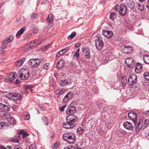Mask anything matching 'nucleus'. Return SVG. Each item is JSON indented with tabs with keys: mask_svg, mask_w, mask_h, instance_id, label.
I'll return each mask as SVG.
<instances>
[{
	"mask_svg": "<svg viewBox=\"0 0 149 149\" xmlns=\"http://www.w3.org/2000/svg\"><path fill=\"white\" fill-rule=\"evenodd\" d=\"M76 111V108L74 106L70 107L67 109L66 113L69 116L66 118V123H64L63 124L64 128L69 129L74 126L75 123L77 120V117L73 114Z\"/></svg>",
	"mask_w": 149,
	"mask_h": 149,
	"instance_id": "nucleus-1",
	"label": "nucleus"
},
{
	"mask_svg": "<svg viewBox=\"0 0 149 149\" xmlns=\"http://www.w3.org/2000/svg\"><path fill=\"white\" fill-rule=\"evenodd\" d=\"M29 136V134L27 132L23 130H21L19 131L13 138L11 139L10 141L12 142L19 143L21 140L22 138L24 139L26 137Z\"/></svg>",
	"mask_w": 149,
	"mask_h": 149,
	"instance_id": "nucleus-2",
	"label": "nucleus"
},
{
	"mask_svg": "<svg viewBox=\"0 0 149 149\" xmlns=\"http://www.w3.org/2000/svg\"><path fill=\"white\" fill-rule=\"evenodd\" d=\"M62 138L70 144L74 143L76 140L75 134L71 132L64 134L63 135Z\"/></svg>",
	"mask_w": 149,
	"mask_h": 149,
	"instance_id": "nucleus-3",
	"label": "nucleus"
},
{
	"mask_svg": "<svg viewBox=\"0 0 149 149\" xmlns=\"http://www.w3.org/2000/svg\"><path fill=\"white\" fill-rule=\"evenodd\" d=\"M6 97L11 100H13L15 102L18 103L17 100H20L22 99L21 95L17 93H9L6 95Z\"/></svg>",
	"mask_w": 149,
	"mask_h": 149,
	"instance_id": "nucleus-4",
	"label": "nucleus"
},
{
	"mask_svg": "<svg viewBox=\"0 0 149 149\" xmlns=\"http://www.w3.org/2000/svg\"><path fill=\"white\" fill-rule=\"evenodd\" d=\"M29 72L26 69H20L18 71V75L22 80H26L29 77Z\"/></svg>",
	"mask_w": 149,
	"mask_h": 149,
	"instance_id": "nucleus-5",
	"label": "nucleus"
},
{
	"mask_svg": "<svg viewBox=\"0 0 149 149\" xmlns=\"http://www.w3.org/2000/svg\"><path fill=\"white\" fill-rule=\"evenodd\" d=\"M40 63V59L39 58L31 59L29 61V64L33 68L38 67Z\"/></svg>",
	"mask_w": 149,
	"mask_h": 149,
	"instance_id": "nucleus-6",
	"label": "nucleus"
},
{
	"mask_svg": "<svg viewBox=\"0 0 149 149\" xmlns=\"http://www.w3.org/2000/svg\"><path fill=\"white\" fill-rule=\"evenodd\" d=\"M72 83V80L70 78L63 79L60 80L58 84L60 86L64 87L70 85Z\"/></svg>",
	"mask_w": 149,
	"mask_h": 149,
	"instance_id": "nucleus-7",
	"label": "nucleus"
},
{
	"mask_svg": "<svg viewBox=\"0 0 149 149\" xmlns=\"http://www.w3.org/2000/svg\"><path fill=\"white\" fill-rule=\"evenodd\" d=\"M137 78L136 75L132 74L129 77L128 81L130 86H133L136 84Z\"/></svg>",
	"mask_w": 149,
	"mask_h": 149,
	"instance_id": "nucleus-8",
	"label": "nucleus"
},
{
	"mask_svg": "<svg viewBox=\"0 0 149 149\" xmlns=\"http://www.w3.org/2000/svg\"><path fill=\"white\" fill-rule=\"evenodd\" d=\"M134 122L136 127V132H139L141 129L143 128V121L141 119L139 120L138 121L137 120Z\"/></svg>",
	"mask_w": 149,
	"mask_h": 149,
	"instance_id": "nucleus-9",
	"label": "nucleus"
},
{
	"mask_svg": "<svg viewBox=\"0 0 149 149\" xmlns=\"http://www.w3.org/2000/svg\"><path fill=\"white\" fill-rule=\"evenodd\" d=\"M126 6L123 3L121 4L118 10V12L121 16L125 15L126 13Z\"/></svg>",
	"mask_w": 149,
	"mask_h": 149,
	"instance_id": "nucleus-10",
	"label": "nucleus"
},
{
	"mask_svg": "<svg viewBox=\"0 0 149 149\" xmlns=\"http://www.w3.org/2000/svg\"><path fill=\"white\" fill-rule=\"evenodd\" d=\"M95 41L96 48L98 50H101L104 45V43L102 40H95Z\"/></svg>",
	"mask_w": 149,
	"mask_h": 149,
	"instance_id": "nucleus-11",
	"label": "nucleus"
},
{
	"mask_svg": "<svg viewBox=\"0 0 149 149\" xmlns=\"http://www.w3.org/2000/svg\"><path fill=\"white\" fill-rule=\"evenodd\" d=\"M123 51L125 53L130 54L133 52V48L131 46L127 45L124 47Z\"/></svg>",
	"mask_w": 149,
	"mask_h": 149,
	"instance_id": "nucleus-12",
	"label": "nucleus"
},
{
	"mask_svg": "<svg viewBox=\"0 0 149 149\" xmlns=\"http://www.w3.org/2000/svg\"><path fill=\"white\" fill-rule=\"evenodd\" d=\"M82 51L86 58L88 59L90 58V51L89 49L84 47L82 49Z\"/></svg>",
	"mask_w": 149,
	"mask_h": 149,
	"instance_id": "nucleus-13",
	"label": "nucleus"
},
{
	"mask_svg": "<svg viewBox=\"0 0 149 149\" xmlns=\"http://www.w3.org/2000/svg\"><path fill=\"white\" fill-rule=\"evenodd\" d=\"M73 94L72 92L68 93L64 97L62 102L63 103H66L68 102L72 98Z\"/></svg>",
	"mask_w": 149,
	"mask_h": 149,
	"instance_id": "nucleus-14",
	"label": "nucleus"
},
{
	"mask_svg": "<svg viewBox=\"0 0 149 149\" xmlns=\"http://www.w3.org/2000/svg\"><path fill=\"white\" fill-rule=\"evenodd\" d=\"M128 116L131 120H132L133 122H136L135 121L137 120L136 114L133 111H131L129 113Z\"/></svg>",
	"mask_w": 149,
	"mask_h": 149,
	"instance_id": "nucleus-15",
	"label": "nucleus"
},
{
	"mask_svg": "<svg viewBox=\"0 0 149 149\" xmlns=\"http://www.w3.org/2000/svg\"><path fill=\"white\" fill-rule=\"evenodd\" d=\"M125 62L127 65L130 68L132 67L134 63L133 59L130 57L126 58L125 60Z\"/></svg>",
	"mask_w": 149,
	"mask_h": 149,
	"instance_id": "nucleus-16",
	"label": "nucleus"
},
{
	"mask_svg": "<svg viewBox=\"0 0 149 149\" xmlns=\"http://www.w3.org/2000/svg\"><path fill=\"white\" fill-rule=\"evenodd\" d=\"M102 33L104 36L108 38H111L113 36L112 32L108 30H103L102 31Z\"/></svg>",
	"mask_w": 149,
	"mask_h": 149,
	"instance_id": "nucleus-17",
	"label": "nucleus"
},
{
	"mask_svg": "<svg viewBox=\"0 0 149 149\" xmlns=\"http://www.w3.org/2000/svg\"><path fill=\"white\" fill-rule=\"evenodd\" d=\"M54 15L52 14L48 15L47 17V22L50 24L47 26V28H50L52 26V22H53L54 19Z\"/></svg>",
	"mask_w": 149,
	"mask_h": 149,
	"instance_id": "nucleus-18",
	"label": "nucleus"
},
{
	"mask_svg": "<svg viewBox=\"0 0 149 149\" xmlns=\"http://www.w3.org/2000/svg\"><path fill=\"white\" fill-rule=\"evenodd\" d=\"M13 38L14 37L12 35L9 36L2 42V44L3 45H5L6 44H7L10 42L13 39Z\"/></svg>",
	"mask_w": 149,
	"mask_h": 149,
	"instance_id": "nucleus-19",
	"label": "nucleus"
},
{
	"mask_svg": "<svg viewBox=\"0 0 149 149\" xmlns=\"http://www.w3.org/2000/svg\"><path fill=\"white\" fill-rule=\"evenodd\" d=\"M123 125L124 127L127 130H132L133 129V126L130 122H126L123 123Z\"/></svg>",
	"mask_w": 149,
	"mask_h": 149,
	"instance_id": "nucleus-20",
	"label": "nucleus"
},
{
	"mask_svg": "<svg viewBox=\"0 0 149 149\" xmlns=\"http://www.w3.org/2000/svg\"><path fill=\"white\" fill-rule=\"evenodd\" d=\"M65 65L64 62L63 60L60 59L57 63V67L58 69H61L63 68Z\"/></svg>",
	"mask_w": 149,
	"mask_h": 149,
	"instance_id": "nucleus-21",
	"label": "nucleus"
},
{
	"mask_svg": "<svg viewBox=\"0 0 149 149\" xmlns=\"http://www.w3.org/2000/svg\"><path fill=\"white\" fill-rule=\"evenodd\" d=\"M127 4L131 10L133 9L135 7V4L134 2L130 0H127Z\"/></svg>",
	"mask_w": 149,
	"mask_h": 149,
	"instance_id": "nucleus-22",
	"label": "nucleus"
},
{
	"mask_svg": "<svg viewBox=\"0 0 149 149\" xmlns=\"http://www.w3.org/2000/svg\"><path fill=\"white\" fill-rule=\"evenodd\" d=\"M25 60V58H22L17 61L15 63V64L18 67L21 66L23 65V63Z\"/></svg>",
	"mask_w": 149,
	"mask_h": 149,
	"instance_id": "nucleus-23",
	"label": "nucleus"
},
{
	"mask_svg": "<svg viewBox=\"0 0 149 149\" xmlns=\"http://www.w3.org/2000/svg\"><path fill=\"white\" fill-rule=\"evenodd\" d=\"M41 43V41L40 40H35L31 42L30 44L31 46L33 47L39 45Z\"/></svg>",
	"mask_w": 149,
	"mask_h": 149,
	"instance_id": "nucleus-24",
	"label": "nucleus"
},
{
	"mask_svg": "<svg viewBox=\"0 0 149 149\" xmlns=\"http://www.w3.org/2000/svg\"><path fill=\"white\" fill-rule=\"evenodd\" d=\"M0 109L3 111H8L10 110V108L4 104L0 103Z\"/></svg>",
	"mask_w": 149,
	"mask_h": 149,
	"instance_id": "nucleus-25",
	"label": "nucleus"
},
{
	"mask_svg": "<svg viewBox=\"0 0 149 149\" xmlns=\"http://www.w3.org/2000/svg\"><path fill=\"white\" fill-rule=\"evenodd\" d=\"M8 124H10V127H11L12 125H15L16 124L15 120L14 118L11 117L7 120Z\"/></svg>",
	"mask_w": 149,
	"mask_h": 149,
	"instance_id": "nucleus-26",
	"label": "nucleus"
},
{
	"mask_svg": "<svg viewBox=\"0 0 149 149\" xmlns=\"http://www.w3.org/2000/svg\"><path fill=\"white\" fill-rule=\"evenodd\" d=\"M0 113H2V116H3V115L4 118H6L7 120L12 117L11 115L7 112L3 113L2 111H0Z\"/></svg>",
	"mask_w": 149,
	"mask_h": 149,
	"instance_id": "nucleus-27",
	"label": "nucleus"
},
{
	"mask_svg": "<svg viewBox=\"0 0 149 149\" xmlns=\"http://www.w3.org/2000/svg\"><path fill=\"white\" fill-rule=\"evenodd\" d=\"M10 124H8L7 122H3L0 123V128L3 129L5 127L10 126Z\"/></svg>",
	"mask_w": 149,
	"mask_h": 149,
	"instance_id": "nucleus-28",
	"label": "nucleus"
},
{
	"mask_svg": "<svg viewBox=\"0 0 149 149\" xmlns=\"http://www.w3.org/2000/svg\"><path fill=\"white\" fill-rule=\"evenodd\" d=\"M33 48L32 46H31V44H30V45L27 44L24 47L23 50L24 52H26Z\"/></svg>",
	"mask_w": 149,
	"mask_h": 149,
	"instance_id": "nucleus-29",
	"label": "nucleus"
},
{
	"mask_svg": "<svg viewBox=\"0 0 149 149\" xmlns=\"http://www.w3.org/2000/svg\"><path fill=\"white\" fill-rule=\"evenodd\" d=\"M26 29V28L25 27H23L22 28L16 33V37H18L22 35L24 32L25 31Z\"/></svg>",
	"mask_w": 149,
	"mask_h": 149,
	"instance_id": "nucleus-30",
	"label": "nucleus"
},
{
	"mask_svg": "<svg viewBox=\"0 0 149 149\" xmlns=\"http://www.w3.org/2000/svg\"><path fill=\"white\" fill-rule=\"evenodd\" d=\"M8 77L10 79H14L16 78L17 75L15 72H11L8 75Z\"/></svg>",
	"mask_w": 149,
	"mask_h": 149,
	"instance_id": "nucleus-31",
	"label": "nucleus"
},
{
	"mask_svg": "<svg viewBox=\"0 0 149 149\" xmlns=\"http://www.w3.org/2000/svg\"><path fill=\"white\" fill-rule=\"evenodd\" d=\"M84 131L85 130L82 127H79L77 129V132L79 135H82Z\"/></svg>",
	"mask_w": 149,
	"mask_h": 149,
	"instance_id": "nucleus-32",
	"label": "nucleus"
},
{
	"mask_svg": "<svg viewBox=\"0 0 149 149\" xmlns=\"http://www.w3.org/2000/svg\"><path fill=\"white\" fill-rule=\"evenodd\" d=\"M65 89H62L61 90L57 89L56 91V93L57 95H61L65 93Z\"/></svg>",
	"mask_w": 149,
	"mask_h": 149,
	"instance_id": "nucleus-33",
	"label": "nucleus"
},
{
	"mask_svg": "<svg viewBox=\"0 0 149 149\" xmlns=\"http://www.w3.org/2000/svg\"><path fill=\"white\" fill-rule=\"evenodd\" d=\"M142 65L139 63H137L136 66V67L135 69V71L137 72V71L138 70H140L142 68Z\"/></svg>",
	"mask_w": 149,
	"mask_h": 149,
	"instance_id": "nucleus-34",
	"label": "nucleus"
},
{
	"mask_svg": "<svg viewBox=\"0 0 149 149\" xmlns=\"http://www.w3.org/2000/svg\"><path fill=\"white\" fill-rule=\"evenodd\" d=\"M79 49H78L76 51L75 53L73 54L74 56V58L75 57H76L77 58V59L78 60V61H79V58H78L79 55Z\"/></svg>",
	"mask_w": 149,
	"mask_h": 149,
	"instance_id": "nucleus-35",
	"label": "nucleus"
},
{
	"mask_svg": "<svg viewBox=\"0 0 149 149\" xmlns=\"http://www.w3.org/2000/svg\"><path fill=\"white\" fill-rule=\"evenodd\" d=\"M67 49L66 48H65L63 49H62L60 50L58 53L57 55V56H60L61 55L63 54L64 53L66 52L67 51Z\"/></svg>",
	"mask_w": 149,
	"mask_h": 149,
	"instance_id": "nucleus-36",
	"label": "nucleus"
},
{
	"mask_svg": "<svg viewBox=\"0 0 149 149\" xmlns=\"http://www.w3.org/2000/svg\"><path fill=\"white\" fill-rule=\"evenodd\" d=\"M143 61L146 64H149V56L145 55L143 58Z\"/></svg>",
	"mask_w": 149,
	"mask_h": 149,
	"instance_id": "nucleus-37",
	"label": "nucleus"
},
{
	"mask_svg": "<svg viewBox=\"0 0 149 149\" xmlns=\"http://www.w3.org/2000/svg\"><path fill=\"white\" fill-rule=\"evenodd\" d=\"M116 17V14L113 12H111L110 14V19L114 21Z\"/></svg>",
	"mask_w": 149,
	"mask_h": 149,
	"instance_id": "nucleus-38",
	"label": "nucleus"
},
{
	"mask_svg": "<svg viewBox=\"0 0 149 149\" xmlns=\"http://www.w3.org/2000/svg\"><path fill=\"white\" fill-rule=\"evenodd\" d=\"M149 125V120L146 119L145 120L143 125V129H144Z\"/></svg>",
	"mask_w": 149,
	"mask_h": 149,
	"instance_id": "nucleus-39",
	"label": "nucleus"
},
{
	"mask_svg": "<svg viewBox=\"0 0 149 149\" xmlns=\"http://www.w3.org/2000/svg\"><path fill=\"white\" fill-rule=\"evenodd\" d=\"M76 35V33L75 31L72 32L71 34L69 35L68 37V39H71L73 38Z\"/></svg>",
	"mask_w": 149,
	"mask_h": 149,
	"instance_id": "nucleus-40",
	"label": "nucleus"
},
{
	"mask_svg": "<svg viewBox=\"0 0 149 149\" xmlns=\"http://www.w3.org/2000/svg\"><path fill=\"white\" fill-rule=\"evenodd\" d=\"M144 77L145 79L149 81V72H146L144 74Z\"/></svg>",
	"mask_w": 149,
	"mask_h": 149,
	"instance_id": "nucleus-41",
	"label": "nucleus"
},
{
	"mask_svg": "<svg viewBox=\"0 0 149 149\" xmlns=\"http://www.w3.org/2000/svg\"><path fill=\"white\" fill-rule=\"evenodd\" d=\"M138 8L140 11H142L144 9V7L143 4H139L138 5Z\"/></svg>",
	"mask_w": 149,
	"mask_h": 149,
	"instance_id": "nucleus-42",
	"label": "nucleus"
},
{
	"mask_svg": "<svg viewBox=\"0 0 149 149\" xmlns=\"http://www.w3.org/2000/svg\"><path fill=\"white\" fill-rule=\"evenodd\" d=\"M38 16V14L37 13H33L31 16V18L32 19H34L35 18Z\"/></svg>",
	"mask_w": 149,
	"mask_h": 149,
	"instance_id": "nucleus-43",
	"label": "nucleus"
},
{
	"mask_svg": "<svg viewBox=\"0 0 149 149\" xmlns=\"http://www.w3.org/2000/svg\"><path fill=\"white\" fill-rule=\"evenodd\" d=\"M122 82H127V78L125 76H123L121 78Z\"/></svg>",
	"mask_w": 149,
	"mask_h": 149,
	"instance_id": "nucleus-44",
	"label": "nucleus"
},
{
	"mask_svg": "<svg viewBox=\"0 0 149 149\" xmlns=\"http://www.w3.org/2000/svg\"><path fill=\"white\" fill-rule=\"evenodd\" d=\"M39 31L38 29L36 27H35L33 28V32L34 33H37Z\"/></svg>",
	"mask_w": 149,
	"mask_h": 149,
	"instance_id": "nucleus-45",
	"label": "nucleus"
},
{
	"mask_svg": "<svg viewBox=\"0 0 149 149\" xmlns=\"http://www.w3.org/2000/svg\"><path fill=\"white\" fill-rule=\"evenodd\" d=\"M36 146L34 144H31L29 147V149H36Z\"/></svg>",
	"mask_w": 149,
	"mask_h": 149,
	"instance_id": "nucleus-46",
	"label": "nucleus"
},
{
	"mask_svg": "<svg viewBox=\"0 0 149 149\" xmlns=\"http://www.w3.org/2000/svg\"><path fill=\"white\" fill-rule=\"evenodd\" d=\"M64 149H75L74 147L72 146H69L65 147Z\"/></svg>",
	"mask_w": 149,
	"mask_h": 149,
	"instance_id": "nucleus-47",
	"label": "nucleus"
},
{
	"mask_svg": "<svg viewBox=\"0 0 149 149\" xmlns=\"http://www.w3.org/2000/svg\"><path fill=\"white\" fill-rule=\"evenodd\" d=\"M58 146V144L57 143H54L52 146L53 149H56Z\"/></svg>",
	"mask_w": 149,
	"mask_h": 149,
	"instance_id": "nucleus-48",
	"label": "nucleus"
},
{
	"mask_svg": "<svg viewBox=\"0 0 149 149\" xmlns=\"http://www.w3.org/2000/svg\"><path fill=\"white\" fill-rule=\"evenodd\" d=\"M30 118V115H26L24 117V119L26 120H29Z\"/></svg>",
	"mask_w": 149,
	"mask_h": 149,
	"instance_id": "nucleus-49",
	"label": "nucleus"
},
{
	"mask_svg": "<svg viewBox=\"0 0 149 149\" xmlns=\"http://www.w3.org/2000/svg\"><path fill=\"white\" fill-rule=\"evenodd\" d=\"M66 105H64L61 107L60 108H59V110L61 111H64V109L66 107Z\"/></svg>",
	"mask_w": 149,
	"mask_h": 149,
	"instance_id": "nucleus-50",
	"label": "nucleus"
},
{
	"mask_svg": "<svg viewBox=\"0 0 149 149\" xmlns=\"http://www.w3.org/2000/svg\"><path fill=\"white\" fill-rule=\"evenodd\" d=\"M97 40H102V38H101V35L100 34H98L97 35Z\"/></svg>",
	"mask_w": 149,
	"mask_h": 149,
	"instance_id": "nucleus-51",
	"label": "nucleus"
},
{
	"mask_svg": "<svg viewBox=\"0 0 149 149\" xmlns=\"http://www.w3.org/2000/svg\"><path fill=\"white\" fill-rule=\"evenodd\" d=\"M32 90L29 87H26V91L27 93H28L29 91H31Z\"/></svg>",
	"mask_w": 149,
	"mask_h": 149,
	"instance_id": "nucleus-52",
	"label": "nucleus"
},
{
	"mask_svg": "<svg viewBox=\"0 0 149 149\" xmlns=\"http://www.w3.org/2000/svg\"><path fill=\"white\" fill-rule=\"evenodd\" d=\"M65 75V73L63 72H61L60 74H59L60 77H62Z\"/></svg>",
	"mask_w": 149,
	"mask_h": 149,
	"instance_id": "nucleus-53",
	"label": "nucleus"
},
{
	"mask_svg": "<svg viewBox=\"0 0 149 149\" xmlns=\"http://www.w3.org/2000/svg\"><path fill=\"white\" fill-rule=\"evenodd\" d=\"M14 149H22V148L17 145H16L14 147Z\"/></svg>",
	"mask_w": 149,
	"mask_h": 149,
	"instance_id": "nucleus-54",
	"label": "nucleus"
},
{
	"mask_svg": "<svg viewBox=\"0 0 149 149\" xmlns=\"http://www.w3.org/2000/svg\"><path fill=\"white\" fill-rule=\"evenodd\" d=\"M80 45V43L78 42V43H77L76 44V45H75V48H77L79 47V46Z\"/></svg>",
	"mask_w": 149,
	"mask_h": 149,
	"instance_id": "nucleus-55",
	"label": "nucleus"
},
{
	"mask_svg": "<svg viewBox=\"0 0 149 149\" xmlns=\"http://www.w3.org/2000/svg\"><path fill=\"white\" fill-rule=\"evenodd\" d=\"M3 49H3L2 48L1 49L0 51V52L1 53L3 54L5 53V51Z\"/></svg>",
	"mask_w": 149,
	"mask_h": 149,
	"instance_id": "nucleus-56",
	"label": "nucleus"
},
{
	"mask_svg": "<svg viewBox=\"0 0 149 149\" xmlns=\"http://www.w3.org/2000/svg\"><path fill=\"white\" fill-rule=\"evenodd\" d=\"M127 82H122V86L123 87H124L126 86Z\"/></svg>",
	"mask_w": 149,
	"mask_h": 149,
	"instance_id": "nucleus-57",
	"label": "nucleus"
},
{
	"mask_svg": "<svg viewBox=\"0 0 149 149\" xmlns=\"http://www.w3.org/2000/svg\"><path fill=\"white\" fill-rule=\"evenodd\" d=\"M145 114L147 116H149V110L148 111L145 113Z\"/></svg>",
	"mask_w": 149,
	"mask_h": 149,
	"instance_id": "nucleus-58",
	"label": "nucleus"
},
{
	"mask_svg": "<svg viewBox=\"0 0 149 149\" xmlns=\"http://www.w3.org/2000/svg\"><path fill=\"white\" fill-rule=\"evenodd\" d=\"M23 2V1H19L18 3H17V4L18 5H21V4Z\"/></svg>",
	"mask_w": 149,
	"mask_h": 149,
	"instance_id": "nucleus-59",
	"label": "nucleus"
},
{
	"mask_svg": "<svg viewBox=\"0 0 149 149\" xmlns=\"http://www.w3.org/2000/svg\"><path fill=\"white\" fill-rule=\"evenodd\" d=\"M147 8H149V0H148L147 2Z\"/></svg>",
	"mask_w": 149,
	"mask_h": 149,
	"instance_id": "nucleus-60",
	"label": "nucleus"
},
{
	"mask_svg": "<svg viewBox=\"0 0 149 149\" xmlns=\"http://www.w3.org/2000/svg\"><path fill=\"white\" fill-rule=\"evenodd\" d=\"M119 6L118 5H116L115 6V9L116 10H117Z\"/></svg>",
	"mask_w": 149,
	"mask_h": 149,
	"instance_id": "nucleus-61",
	"label": "nucleus"
},
{
	"mask_svg": "<svg viewBox=\"0 0 149 149\" xmlns=\"http://www.w3.org/2000/svg\"><path fill=\"white\" fill-rule=\"evenodd\" d=\"M7 147V148L9 149H11L12 148L11 146H8Z\"/></svg>",
	"mask_w": 149,
	"mask_h": 149,
	"instance_id": "nucleus-62",
	"label": "nucleus"
},
{
	"mask_svg": "<svg viewBox=\"0 0 149 149\" xmlns=\"http://www.w3.org/2000/svg\"><path fill=\"white\" fill-rule=\"evenodd\" d=\"M19 81L17 79L16 82V83H19Z\"/></svg>",
	"mask_w": 149,
	"mask_h": 149,
	"instance_id": "nucleus-63",
	"label": "nucleus"
},
{
	"mask_svg": "<svg viewBox=\"0 0 149 149\" xmlns=\"http://www.w3.org/2000/svg\"><path fill=\"white\" fill-rule=\"evenodd\" d=\"M6 47L5 46H4L3 47H2V48L3 49H6Z\"/></svg>",
	"mask_w": 149,
	"mask_h": 149,
	"instance_id": "nucleus-64",
	"label": "nucleus"
}]
</instances>
